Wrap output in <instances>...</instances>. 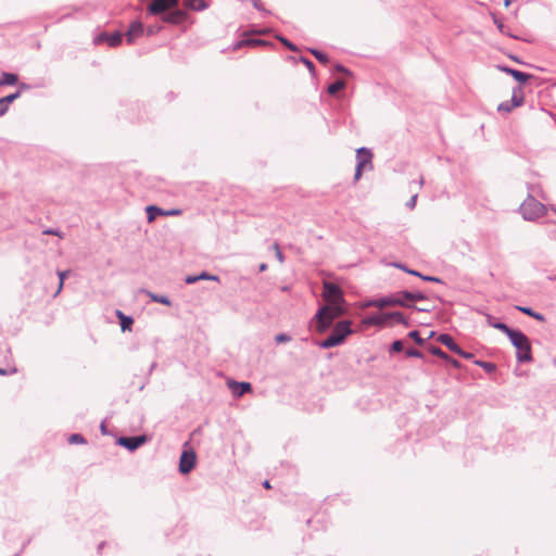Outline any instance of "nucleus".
Returning a JSON list of instances; mask_svg holds the SVG:
<instances>
[{
  "label": "nucleus",
  "instance_id": "nucleus-55",
  "mask_svg": "<svg viewBox=\"0 0 556 556\" xmlns=\"http://www.w3.org/2000/svg\"><path fill=\"white\" fill-rule=\"evenodd\" d=\"M336 70H337V72H340V73H349V71L341 64L336 65Z\"/></svg>",
  "mask_w": 556,
  "mask_h": 556
},
{
  "label": "nucleus",
  "instance_id": "nucleus-60",
  "mask_svg": "<svg viewBox=\"0 0 556 556\" xmlns=\"http://www.w3.org/2000/svg\"><path fill=\"white\" fill-rule=\"evenodd\" d=\"M266 269H267V264L262 263V264L260 265V271H264V270H266Z\"/></svg>",
  "mask_w": 556,
  "mask_h": 556
},
{
  "label": "nucleus",
  "instance_id": "nucleus-38",
  "mask_svg": "<svg viewBox=\"0 0 556 556\" xmlns=\"http://www.w3.org/2000/svg\"><path fill=\"white\" fill-rule=\"evenodd\" d=\"M277 39L285 46L287 47L289 50L291 51H296L298 48L295 47V45H293L290 40H288L287 38L285 37H281V36H277Z\"/></svg>",
  "mask_w": 556,
  "mask_h": 556
},
{
  "label": "nucleus",
  "instance_id": "nucleus-23",
  "mask_svg": "<svg viewBox=\"0 0 556 556\" xmlns=\"http://www.w3.org/2000/svg\"><path fill=\"white\" fill-rule=\"evenodd\" d=\"M147 213H148V222L151 223L155 219V216L156 215H164L165 216V211L157 207V206H154V205H151V206H148L147 207Z\"/></svg>",
  "mask_w": 556,
  "mask_h": 556
},
{
  "label": "nucleus",
  "instance_id": "nucleus-63",
  "mask_svg": "<svg viewBox=\"0 0 556 556\" xmlns=\"http://www.w3.org/2000/svg\"><path fill=\"white\" fill-rule=\"evenodd\" d=\"M424 184H425V180H424V177L421 176V177L419 178V180H418V185H419V187L421 188V187L424 186Z\"/></svg>",
  "mask_w": 556,
  "mask_h": 556
},
{
  "label": "nucleus",
  "instance_id": "nucleus-21",
  "mask_svg": "<svg viewBox=\"0 0 556 556\" xmlns=\"http://www.w3.org/2000/svg\"><path fill=\"white\" fill-rule=\"evenodd\" d=\"M517 308L520 312H522L523 314H526V315H528L530 317H533L534 319H536L539 321H544L545 320V317L541 313L534 312L531 307L518 306Z\"/></svg>",
  "mask_w": 556,
  "mask_h": 556
},
{
  "label": "nucleus",
  "instance_id": "nucleus-8",
  "mask_svg": "<svg viewBox=\"0 0 556 556\" xmlns=\"http://www.w3.org/2000/svg\"><path fill=\"white\" fill-rule=\"evenodd\" d=\"M371 157H372V154H371L370 150H368L367 148L363 147V148L357 149V151H356L357 163H356V168H355V174H354L355 180H358L362 177L363 170L367 165L369 167H371Z\"/></svg>",
  "mask_w": 556,
  "mask_h": 556
},
{
  "label": "nucleus",
  "instance_id": "nucleus-64",
  "mask_svg": "<svg viewBox=\"0 0 556 556\" xmlns=\"http://www.w3.org/2000/svg\"><path fill=\"white\" fill-rule=\"evenodd\" d=\"M513 0H504V5L507 8L511 3Z\"/></svg>",
  "mask_w": 556,
  "mask_h": 556
},
{
  "label": "nucleus",
  "instance_id": "nucleus-33",
  "mask_svg": "<svg viewBox=\"0 0 556 556\" xmlns=\"http://www.w3.org/2000/svg\"><path fill=\"white\" fill-rule=\"evenodd\" d=\"M515 106H511V102L509 101H504L502 103L498 104L497 106V111L500 113H509L511 112V110L514 109Z\"/></svg>",
  "mask_w": 556,
  "mask_h": 556
},
{
  "label": "nucleus",
  "instance_id": "nucleus-22",
  "mask_svg": "<svg viewBox=\"0 0 556 556\" xmlns=\"http://www.w3.org/2000/svg\"><path fill=\"white\" fill-rule=\"evenodd\" d=\"M490 325L493 328L498 329L502 332H504L508 338H510L513 336V333H515L517 331V329H511L506 324H504L502 321L492 323Z\"/></svg>",
  "mask_w": 556,
  "mask_h": 556
},
{
  "label": "nucleus",
  "instance_id": "nucleus-30",
  "mask_svg": "<svg viewBox=\"0 0 556 556\" xmlns=\"http://www.w3.org/2000/svg\"><path fill=\"white\" fill-rule=\"evenodd\" d=\"M253 7L261 13L262 17H265L270 14V11L266 10L263 2L261 0H250Z\"/></svg>",
  "mask_w": 556,
  "mask_h": 556
},
{
  "label": "nucleus",
  "instance_id": "nucleus-13",
  "mask_svg": "<svg viewBox=\"0 0 556 556\" xmlns=\"http://www.w3.org/2000/svg\"><path fill=\"white\" fill-rule=\"evenodd\" d=\"M147 441L146 435L139 437H123L118 439V444L128 448L129 451H135L140 445H142Z\"/></svg>",
  "mask_w": 556,
  "mask_h": 556
},
{
  "label": "nucleus",
  "instance_id": "nucleus-58",
  "mask_svg": "<svg viewBox=\"0 0 556 556\" xmlns=\"http://www.w3.org/2000/svg\"><path fill=\"white\" fill-rule=\"evenodd\" d=\"M416 309L418 312H429L430 311L429 308H426V305H422V307H417Z\"/></svg>",
  "mask_w": 556,
  "mask_h": 556
},
{
  "label": "nucleus",
  "instance_id": "nucleus-18",
  "mask_svg": "<svg viewBox=\"0 0 556 556\" xmlns=\"http://www.w3.org/2000/svg\"><path fill=\"white\" fill-rule=\"evenodd\" d=\"M117 317L121 320V328L123 331L130 330L131 326L134 324V320L131 317L124 315L121 311L116 312Z\"/></svg>",
  "mask_w": 556,
  "mask_h": 556
},
{
  "label": "nucleus",
  "instance_id": "nucleus-62",
  "mask_svg": "<svg viewBox=\"0 0 556 556\" xmlns=\"http://www.w3.org/2000/svg\"><path fill=\"white\" fill-rule=\"evenodd\" d=\"M263 486L266 488V489H269L270 488V484H269V481L268 480H265L263 482Z\"/></svg>",
  "mask_w": 556,
  "mask_h": 556
},
{
  "label": "nucleus",
  "instance_id": "nucleus-49",
  "mask_svg": "<svg viewBox=\"0 0 556 556\" xmlns=\"http://www.w3.org/2000/svg\"><path fill=\"white\" fill-rule=\"evenodd\" d=\"M421 279L425 281H429V282H442V280L440 278L434 277V276L422 275Z\"/></svg>",
  "mask_w": 556,
  "mask_h": 556
},
{
  "label": "nucleus",
  "instance_id": "nucleus-61",
  "mask_svg": "<svg viewBox=\"0 0 556 556\" xmlns=\"http://www.w3.org/2000/svg\"><path fill=\"white\" fill-rule=\"evenodd\" d=\"M200 279H211V277L206 274H202L201 276H199ZM212 279H215V277H212Z\"/></svg>",
  "mask_w": 556,
  "mask_h": 556
},
{
  "label": "nucleus",
  "instance_id": "nucleus-29",
  "mask_svg": "<svg viewBox=\"0 0 556 556\" xmlns=\"http://www.w3.org/2000/svg\"><path fill=\"white\" fill-rule=\"evenodd\" d=\"M475 364L484 369L489 374L494 372L496 370V365L491 362L475 361Z\"/></svg>",
  "mask_w": 556,
  "mask_h": 556
},
{
  "label": "nucleus",
  "instance_id": "nucleus-36",
  "mask_svg": "<svg viewBox=\"0 0 556 556\" xmlns=\"http://www.w3.org/2000/svg\"><path fill=\"white\" fill-rule=\"evenodd\" d=\"M229 386L233 389V392L238 396L243 395V382H233L229 383Z\"/></svg>",
  "mask_w": 556,
  "mask_h": 556
},
{
  "label": "nucleus",
  "instance_id": "nucleus-7",
  "mask_svg": "<svg viewBox=\"0 0 556 556\" xmlns=\"http://www.w3.org/2000/svg\"><path fill=\"white\" fill-rule=\"evenodd\" d=\"M323 287V298L327 302V305L343 304V293L339 286L329 281H325Z\"/></svg>",
  "mask_w": 556,
  "mask_h": 556
},
{
  "label": "nucleus",
  "instance_id": "nucleus-37",
  "mask_svg": "<svg viewBox=\"0 0 556 556\" xmlns=\"http://www.w3.org/2000/svg\"><path fill=\"white\" fill-rule=\"evenodd\" d=\"M408 337L410 339H413L418 345H422L424 344V339L420 337V333L419 331L417 330H413L408 333Z\"/></svg>",
  "mask_w": 556,
  "mask_h": 556
},
{
  "label": "nucleus",
  "instance_id": "nucleus-47",
  "mask_svg": "<svg viewBox=\"0 0 556 556\" xmlns=\"http://www.w3.org/2000/svg\"><path fill=\"white\" fill-rule=\"evenodd\" d=\"M390 265H391V266H393V267H395V268H397V269H401V270H403V271H405V273H407V270H409V269H410V268H408V267H407L405 264H403V263L393 262V263H391Z\"/></svg>",
  "mask_w": 556,
  "mask_h": 556
},
{
  "label": "nucleus",
  "instance_id": "nucleus-24",
  "mask_svg": "<svg viewBox=\"0 0 556 556\" xmlns=\"http://www.w3.org/2000/svg\"><path fill=\"white\" fill-rule=\"evenodd\" d=\"M493 22H494V24L496 25L497 29H498L502 34H504V35H506V36H508V37H510V38L518 39V37H517L516 35H514V34L509 33V31L506 29V26L503 24V22H502L501 20H498L495 15H493Z\"/></svg>",
  "mask_w": 556,
  "mask_h": 556
},
{
  "label": "nucleus",
  "instance_id": "nucleus-10",
  "mask_svg": "<svg viewBox=\"0 0 556 556\" xmlns=\"http://www.w3.org/2000/svg\"><path fill=\"white\" fill-rule=\"evenodd\" d=\"M195 459L197 456L192 450H185L179 459V471L189 473L194 468Z\"/></svg>",
  "mask_w": 556,
  "mask_h": 556
},
{
  "label": "nucleus",
  "instance_id": "nucleus-11",
  "mask_svg": "<svg viewBox=\"0 0 556 556\" xmlns=\"http://www.w3.org/2000/svg\"><path fill=\"white\" fill-rule=\"evenodd\" d=\"M178 4L177 0H153L149 4V12L152 14H160L165 12L166 10H170L176 8Z\"/></svg>",
  "mask_w": 556,
  "mask_h": 556
},
{
  "label": "nucleus",
  "instance_id": "nucleus-57",
  "mask_svg": "<svg viewBox=\"0 0 556 556\" xmlns=\"http://www.w3.org/2000/svg\"><path fill=\"white\" fill-rule=\"evenodd\" d=\"M43 233L46 235H55V236H60L58 231L55 230H45Z\"/></svg>",
  "mask_w": 556,
  "mask_h": 556
},
{
  "label": "nucleus",
  "instance_id": "nucleus-9",
  "mask_svg": "<svg viewBox=\"0 0 556 556\" xmlns=\"http://www.w3.org/2000/svg\"><path fill=\"white\" fill-rule=\"evenodd\" d=\"M267 28H255L254 26L245 25V48L248 47H267L270 42L263 39H253L250 38V34H265L267 33Z\"/></svg>",
  "mask_w": 556,
  "mask_h": 556
},
{
  "label": "nucleus",
  "instance_id": "nucleus-59",
  "mask_svg": "<svg viewBox=\"0 0 556 556\" xmlns=\"http://www.w3.org/2000/svg\"><path fill=\"white\" fill-rule=\"evenodd\" d=\"M416 309L418 312H429L430 311L429 308H426V305H422V307H417Z\"/></svg>",
  "mask_w": 556,
  "mask_h": 556
},
{
  "label": "nucleus",
  "instance_id": "nucleus-6",
  "mask_svg": "<svg viewBox=\"0 0 556 556\" xmlns=\"http://www.w3.org/2000/svg\"><path fill=\"white\" fill-rule=\"evenodd\" d=\"M403 293L404 291H400L388 296L370 300L367 302L366 306H372L377 308H384L389 306L413 307L410 303L406 302V299L405 296H403Z\"/></svg>",
  "mask_w": 556,
  "mask_h": 556
},
{
  "label": "nucleus",
  "instance_id": "nucleus-51",
  "mask_svg": "<svg viewBox=\"0 0 556 556\" xmlns=\"http://www.w3.org/2000/svg\"><path fill=\"white\" fill-rule=\"evenodd\" d=\"M445 361L447 363H450L455 368H459L460 367V363L457 359H455V358L450 357V359H445Z\"/></svg>",
  "mask_w": 556,
  "mask_h": 556
},
{
  "label": "nucleus",
  "instance_id": "nucleus-39",
  "mask_svg": "<svg viewBox=\"0 0 556 556\" xmlns=\"http://www.w3.org/2000/svg\"><path fill=\"white\" fill-rule=\"evenodd\" d=\"M291 341V337L287 333H279L275 337V342L277 344L285 343Z\"/></svg>",
  "mask_w": 556,
  "mask_h": 556
},
{
  "label": "nucleus",
  "instance_id": "nucleus-12",
  "mask_svg": "<svg viewBox=\"0 0 556 556\" xmlns=\"http://www.w3.org/2000/svg\"><path fill=\"white\" fill-rule=\"evenodd\" d=\"M123 35L121 33L106 34L101 33L94 38V45L106 42L110 47L114 48L122 43Z\"/></svg>",
  "mask_w": 556,
  "mask_h": 556
},
{
  "label": "nucleus",
  "instance_id": "nucleus-5",
  "mask_svg": "<svg viewBox=\"0 0 556 556\" xmlns=\"http://www.w3.org/2000/svg\"><path fill=\"white\" fill-rule=\"evenodd\" d=\"M389 320H393L396 324L407 325V320L401 312L372 314L364 319V324L367 326L383 327L389 323Z\"/></svg>",
  "mask_w": 556,
  "mask_h": 556
},
{
  "label": "nucleus",
  "instance_id": "nucleus-56",
  "mask_svg": "<svg viewBox=\"0 0 556 556\" xmlns=\"http://www.w3.org/2000/svg\"><path fill=\"white\" fill-rule=\"evenodd\" d=\"M252 391V386L250 382H245V393H250Z\"/></svg>",
  "mask_w": 556,
  "mask_h": 556
},
{
  "label": "nucleus",
  "instance_id": "nucleus-44",
  "mask_svg": "<svg viewBox=\"0 0 556 556\" xmlns=\"http://www.w3.org/2000/svg\"><path fill=\"white\" fill-rule=\"evenodd\" d=\"M417 198H418V194L415 193L407 202H406V206L409 208V210H414L415 206H416V203H417Z\"/></svg>",
  "mask_w": 556,
  "mask_h": 556
},
{
  "label": "nucleus",
  "instance_id": "nucleus-27",
  "mask_svg": "<svg viewBox=\"0 0 556 556\" xmlns=\"http://www.w3.org/2000/svg\"><path fill=\"white\" fill-rule=\"evenodd\" d=\"M148 296L153 301V302H156V303H161V304H164V305H167V306H170V301L167 296H164V295H156L152 292H147Z\"/></svg>",
  "mask_w": 556,
  "mask_h": 556
},
{
  "label": "nucleus",
  "instance_id": "nucleus-1",
  "mask_svg": "<svg viewBox=\"0 0 556 556\" xmlns=\"http://www.w3.org/2000/svg\"><path fill=\"white\" fill-rule=\"evenodd\" d=\"M344 314L342 304L325 305L320 307L316 315V329L318 332H325L332 324V321Z\"/></svg>",
  "mask_w": 556,
  "mask_h": 556
},
{
  "label": "nucleus",
  "instance_id": "nucleus-45",
  "mask_svg": "<svg viewBox=\"0 0 556 556\" xmlns=\"http://www.w3.org/2000/svg\"><path fill=\"white\" fill-rule=\"evenodd\" d=\"M10 104H8L2 98L0 99V116H3L8 110Z\"/></svg>",
  "mask_w": 556,
  "mask_h": 556
},
{
  "label": "nucleus",
  "instance_id": "nucleus-28",
  "mask_svg": "<svg viewBox=\"0 0 556 556\" xmlns=\"http://www.w3.org/2000/svg\"><path fill=\"white\" fill-rule=\"evenodd\" d=\"M511 76L520 84H525L531 78L530 74L523 73L518 70H515L514 72H511Z\"/></svg>",
  "mask_w": 556,
  "mask_h": 556
},
{
  "label": "nucleus",
  "instance_id": "nucleus-26",
  "mask_svg": "<svg viewBox=\"0 0 556 556\" xmlns=\"http://www.w3.org/2000/svg\"><path fill=\"white\" fill-rule=\"evenodd\" d=\"M344 87H345V83L341 79H338L328 86V92L330 94H336L337 92L342 90Z\"/></svg>",
  "mask_w": 556,
  "mask_h": 556
},
{
  "label": "nucleus",
  "instance_id": "nucleus-40",
  "mask_svg": "<svg viewBox=\"0 0 556 556\" xmlns=\"http://www.w3.org/2000/svg\"><path fill=\"white\" fill-rule=\"evenodd\" d=\"M406 355L408 357L424 358V354L420 351L416 350V349H408L406 351Z\"/></svg>",
  "mask_w": 556,
  "mask_h": 556
},
{
  "label": "nucleus",
  "instance_id": "nucleus-16",
  "mask_svg": "<svg viewBox=\"0 0 556 556\" xmlns=\"http://www.w3.org/2000/svg\"><path fill=\"white\" fill-rule=\"evenodd\" d=\"M186 14L182 11H174L163 16V21L170 24H179L184 22Z\"/></svg>",
  "mask_w": 556,
  "mask_h": 556
},
{
  "label": "nucleus",
  "instance_id": "nucleus-20",
  "mask_svg": "<svg viewBox=\"0 0 556 556\" xmlns=\"http://www.w3.org/2000/svg\"><path fill=\"white\" fill-rule=\"evenodd\" d=\"M185 4L187 8L194 11H201L207 8L204 0H185Z\"/></svg>",
  "mask_w": 556,
  "mask_h": 556
},
{
  "label": "nucleus",
  "instance_id": "nucleus-52",
  "mask_svg": "<svg viewBox=\"0 0 556 556\" xmlns=\"http://www.w3.org/2000/svg\"><path fill=\"white\" fill-rule=\"evenodd\" d=\"M498 70L504 72V73H507L509 75H511V72L515 71V68H511V67H508V66H498Z\"/></svg>",
  "mask_w": 556,
  "mask_h": 556
},
{
  "label": "nucleus",
  "instance_id": "nucleus-48",
  "mask_svg": "<svg viewBox=\"0 0 556 556\" xmlns=\"http://www.w3.org/2000/svg\"><path fill=\"white\" fill-rule=\"evenodd\" d=\"M457 355H459L460 357H463L465 359H471L473 357L472 353L466 352L462 348H460L459 352L457 353Z\"/></svg>",
  "mask_w": 556,
  "mask_h": 556
},
{
  "label": "nucleus",
  "instance_id": "nucleus-19",
  "mask_svg": "<svg viewBox=\"0 0 556 556\" xmlns=\"http://www.w3.org/2000/svg\"><path fill=\"white\" fill-rule=\"evenodd\" d=\"M403 296H405L407 303H409L412 301H425L428 299L427 295L422 292H412V291H404Z\"/></svg>",
  "mask_w": 556,
  "mask_h": 556
},
{
  "label": "nucleus",
  "instance_id": "nucleus-3",
  "mask_svg": "<svg viewBox=\"0 0 556 556\" xmlns=\"http://www.w3.org/2000/svg\"><path fill=\"white\" fill-rule=\"evenodd\" d=\"M519 213L525 220L534 222L545 215L546 207L532 195H528L519 206Z\"/></svg>",
  "mask_w": 556,
  "mask_h": 556
},
{
  "label": "nucleus",
  "instance_id": "nucleus-4",
  "mask_svg": "<svg viewBox=\"0 0 556 556\" xmlns=\"http://www.w3.org/2000/svg\"><path fill=\"white\" fill-rule=\"evenodd\" d=\"M509 340L517 350L516 358L519 363H529L532 361L531 344L528 337L522 331L517 330Z\"/></svg>",
  "mask_w": 556,
  "mask_h": 556
},
{
  "label": "nucleus",
  "instance_id": "nucleus-14",
  "mask_svg": "<svg viewBox=\"0 0 556 556\" xmlns=\"http://www.w3.org/2000/svg\"><path fill=\"white\" fill-rule=\"evenodd\" d=\"M143 34V26L140 22H134L131 23L129 29L126 33V40L128 43H134L137 38L142 36Z\"/></svg>",
  "mask_w": 556,
  "mask_h": 556
},
{
  "label": "nucleus",
  "instance_id": "nucleus-50",
  "mask_svg": "<svg viewBox=\"0 0 556 556\" xmlns=\"http://www.w3.org/2000/svg\"><path fill=\"white\" fill-rule=\"evenodd\" d=\"M198 280H200V277H198V276H188V277L186 278V282H187L188 285L194 283V282H197Z\"/></svg>",
  "mask_w": 556,
  "mask_h": 556
},
{
  "label": "nucleus",
  "instance_id": "nucleus-35",
  "mask_svg": "<svg viewBox=\"0 0 556 556\" xmlns=\"http://www.w3.org/2000/svg\"><path fill=\"white\" fill-rule=\"evenodd\" d=\"M271 249L274 250L275 252V256L276 258L279 261L280 264H282L285 262V255L283 253L281 252L280 248H279V244L278 243H274L271 245Z\"/></svg>",
  "mask_w": 556,
  "mask_h": 556
},
{
  "label": "nucleus",
  "instance_id": "nucleus-46",
  "mask_svg": "<svg viewBox=\"0 0 556 556\" xmlns=\"http://www.w3.org/2000/svg\"><path fill=\"white\" fill-rule=\"evenodd\" d=\"M20 97V92H15V93H12V94H9L7 97H3L2 99L8 103V104H11L15 99H17Z\"/></svg>",
  "mask_w": 556,
  "mask_h": 556
},
{
  "label": "nucleus",
  "instance_id": "nucleus-17",
  "mask_svg": "<svg viewBox=\"0 0 556 556\" xmlns=\"http://www.w3.org/2000/svg\"><path fill=\"white\" fill-rule=\"evenodd\" d=\"M523 101H525V97H523L522 88L520 86L514 88L511 99L509 100V102H511V106H515V108L520 106V105H522Z\"/></svg>",
  "mask_w": 556,
  "mask_h": 556
},
{
  "label": "nucleus",
  "instance_id": "nucleus-25",
  "mask_svg": "<svg viewBox=\"0 0 556 556\" xmlns=\"http://www.w3.org/2000/svg\"><path fill=\"white\" fill-rule=\"evenodd\" d=\"M17 83V75L12 73H3L0 79V85H14Z\"/></svg>",
  "mask_w": 556,
  "mask_h": 556
},
{
  "label": "nucleus",
  "instance_id": "nucleus-34",
  "mask_svg": "<svg viewBox=\"0 0 556 556\" xmlns=\"http://www.w3.org/2000/svg\"><path fill=\"white\" fill-rule=\"evenodd\" d=\"M67 441H68L70 444H84V443H86V440L84 439V437L78 434V433L72 434L68 438Z\"/></svg>",
  "mask_w": 556,
  "mask_h": 556
},
{
  "label": "nucleus",
  "instance_id": "nucleus-54",
  "mask_svg": "<svg viewBox=\"0 0 556 556\" xmlns=\"http://www.w3.org/2000/svg\"><path fill=\"white\" fill-rule=\"evenodd\" d=\"M407 274L413 275V276H416V277H419L420 279H421V277H422V274H421V273H419V271H417V270H415V269H409V270H407Z\"/></svg>",
  "mask_w": 556,
  "mask_h": 556
},
{
  "label": "nucleus",
  "instance_id": "nucleus-15",
  "mask_svg": "<svg viewBox=\"0 0 556 556\" xmlns=\"http://www.w3.org/2000/svg\"><path fill=\"white\" fill-rule=\"evenodd\" d=\"M438 341L445 345L448 350H451L454 353H458L460 350V346L454 341V339L447 334V333H441L438 337Z\"/></svg>",
  "mask_w": 556,
  "mask_h": 556
},
{
  "label": "nucleus",
  "instance_id": "nucleus-43",
  "mask_svg": "<svg viewBox=\"0 0 556 556\" xmlns=\"http://www.w3.org/2000/svg\"><path fill=\"white\" fill-rule=\"evenodd\" d=\"M403 349H404V344L401 340H395L391 345V350L393 352H401V351H403Z\"/></svg>",
  "mask_w": 556,
  "mask_h": 556
},
{
  "label": "nucleus",
  "instance_id": "nucleus-31",
  "mask_svg": "<svg viewBox=\"0 0 556 556\" xmlns=\"http://www.w3.org/2000/svg\"><path fill=\"white\" fill-rule=\"evenodd\" d=\"M309 51L320 63L327 64L329 62V58L326 53L316 49H311Z\"/></svg>",
  "mask_w": 556,
  "mask_h": 556
},
{
  "label": "nucleus",
  "instance_id": "nucleus-41",
  "mask_svg": "<svg viewBox=\"0 0 556 556\" xmlns=\"http://www.w3.org/2000/svg\"><path fill=\"white\" fill-rule=\"evenodd\" d=\"M301 62L307 67V70L314 74V71H315V65L314 63L308 60L307 58H301Z\"/></svg>",
  "mask_w": 556,
  "mask_h": 556
},
{
  "label": "nucleus",
  "instance_id": "nucleus-32",
  "mask_svg": "<svg viewBox=\"0 0 556 556\" xmlns=\"http://www.w3.org/2000/svg\"><path fill=\"white\" fill-rule=\"evenodd\" d=\"M429 352L444 361L450 359V356L438 346H434V345L430 346Z\"/></svg>",
  "mask_w": 556,
  "mask_h": 556
},
{
  "label": "nucleus",
  "instance_id": "nucleus-2",
  "mask_svg": "<svg viewBox=\"0 0 556 556\" xmlns=\"http://www.w3.org/2000/svg\"><path fill=\"white\" fill-rule=\"evenodd\" d=\"M352 323L350 320L339 321L332 329L331 333L319 343L321 349H330L342 344L345 338L351 334Z\"/></svg>",
  "mask_w": 556,
  "mask_h": 556
},
{
  "label": "nucleus",
  "instance_id": "nucleus-42",
  "mask_svg": "<svg viewBox=\"0 0 556 556\" xmlns=\"http://www.w3.org/2000/svg\"><path fill=\"white\" fill-rule=\"evenodd\" d=\"M68 274V271H59V278H60V282H59V288L56 290V294H59L63 288V283H64V279L66 277V275Z\"/></svg>",
  "mask_w": 556,
  "mask_h": 556
},
{
  "label": "nucleus",
  "instance_id": "nucleus-53",
  "mask_svg": "<svg viewBox=\"0 0 556 556\" xmlns=\"http://www.w3.org/2000/svg\"><path fill=\"white\" fill-rule=\"evenodd\" d=\"M180 214H181V211H180V210L165 211V216H169V215H180Z\"/></svg>",
  "mask_w": 556,
  "mask_h": 556
}]
</instances>
